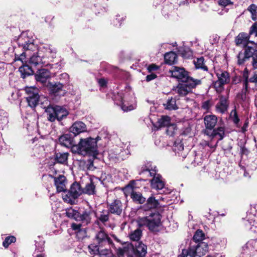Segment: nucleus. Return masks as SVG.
Wrapping results in <instances>:
<instances>
[{"instance_id": "1", "label": "nucleus", "mask_w": 257, "mask_h": 257, "mask_svg": "<svg viewBox=\"0 0 257 257\" xmlns=\"http://www.w3.org/2000/svg\"><path fill=\"white\" fill-rule=\"evenodd\" d=\"M18 44L20 47L22 48L24 51L20 55H15V61H21L23 63L26 56H30L32 52L34 53L29 59V63L31 65L36 66L43 64L44 65V59L39 54L37 45L34 43V40L27 36L26 33H23L18 40Z\"/></svg>"}, {"instance_id": "2", "label": "nucleus", "mask_w": 257, "mask_h": 257, "mask_svg": "<svg viewBox=\"0 0 257 257\" xmlns=\"http://www.w3.org/2000/svg\"><path fill=\"white\" fill-rule=\"evenodd\" d=\"M114 101L116 104L121 106L124 111H130L136 107V98L130 86L126 87L124 90L115 95Z\"/></svg>"}, {"instance_id": "3", "label": "nucleus", "mask_w": 257, "mask_h": 257, "mask_svg": "<svg viewBox=\"0 0 257 257\" xmlns=\"http://www.w3.org/2000/svg\"><path fill=\"white\" fill-rule=\"evenodd\" d=\"M100 139L98 136L95 139L91 137L81 139L78 145L73 147V152L83 156H95L98 154L97 142Z\"/></svg>"}, {"instance_id": "4", "label": "nucleus", "mask_w": 257, "mask_h": 257, "mask_svg": "<svg viewBox=\"0 0 257 257\" xmlns=\"http://www.w3.org/2000/svg\"><path fill=\"white\" fill-rule=\"evenodd\" d=\"M41 101L40 105L42 108L45 109L48 120L54 122L56 120L61 121L68 115V111L65 108L60 106H53L50 105L49 101L46 98Z\"/></svg>"}, {"instance_id": "5", "label": "nucleus", "mask_w": 257, "mask_h": 257, "mask_svg": "<svg viewBox=\"0 0 257 257\" xmlns=\"http://www.w3.org/2000/svg\"><path fill=\"white\" fill-rule=\"evenodd\" d=\"M208 250V244L204 242L194 244L191 242L189 248L182 249L181 253L178 257H201L205 255Z\"/></svg>"}, {"instance_id": "6", "label": "nucleus", "mask_w": 257, "mask_h": 257, "mask_svg": "<svg viewBox=\"0 0 257 257\" xmlns=\"http://www.w3.org/2000/svg\"><path fill=\"white\" fill-rule=\"evenodd\" d=\"M96 242L99 246L115 248L112 239L117 242L121 243L120 240L114 234H108L103 228L95 235Z\"/></svg>"}, {"instance_id": "7", "label": "nucleus", "mask_w": 257, "mask_h": 257, "mask_svg": "<svg viewBox=\"0 0 257 257\" xmlns=\"http://www.w3.org/2000/svg\"><path fill=\"white\" fill-rule=\"evenodd\" d=\"M176 87L174 88L173 91L174 93H177L179 96H184L189 93L191 89L195 88L197 85L201 84L200 79L190 78L188 81L182 82Z\"/></svg>"}, {"instance_id": "8", "label": "nucleus", "mask_w": 257, "mask_h": 257, "mask_svg": "<svg viewBox=\"0 0 257 257\" xmlns=\"http://www.w3.org/2000/svg\"><path fill=\"white\" fill-rule=\"evenodd\" d=\"M251 58V64L254 69H257V50L252 47L247 46L244 52L239 53L237 58L238 65L243 64Z\"/></svg>"}, {"instance_id": "9", "label": "nucleus", "mask_w": 257, "mask_h": 257, "mask_svg": "<svg viewBox=\"0 0 257 257\" xmlns=\"http://www.w3.org/2000/svg\"><path fill=\"white\" fill-rule=\"evenodd\" d=\"M156 172V167L151 169L145 167L144 168H142L140 174H142L147 172L149 174L150 176H153V178L151 182L152 188L157 190H161L164 188L165 182L162 176L160 174H157Z\"/></svg>"}, {"instance_id": "10", "label": "nucleus", "mask_w": 257, "mask_h": 257, "mask_svg": "<svg viewBox=\"0 0 257 257\" xmlns=\"http://www.w3.org/2000/svg\"><path fill=\"white\" fill-rule=\"evenodd\" d=\"M38 49L39 54L44 59V65L47 66L54 61L57 54V50L54 46L50 44H44L40 46Z\"/></svg>"}, {"instance_id": "11", "label": "nucleus", "mask_w": 257, "mask_h": 257, "mask_svg": "<svg viewBox=\"0 0 257 257\" xmlns=\"http://www.w3.org/2000/svg\"><path fill=\"white\" fill-rule=\"evenodd\" d=\"M161 219V215L158 212H154L141 218L139 224L140 226L146 225L150 230L153 231L160 225Z\"/></svg>"}, {"instance_id": "12", "label": "nucleus", "mask_w": 257, "mask_h": 257, "mask_svg": "<svg viewBox=\"0 0 257 257\" xmlns=\"http://www.w3.org/2000/svg\"><path fill=\"white\" fill-rule=\"evenodd\" d=\"M83 193V189L77 182L73 183L69 191L62 194L63 200L71 204L75 203L76 199Z\"/></svg>"}, {"instance_id": "13", "label": "nucleus", "mask_w": 257, "mask_h": 257, "mask_svg": "<svg viewBox=\"0 0 257 257\" xmlns=\"http://www.w3.org/2000/svg\"><path fill=\"white\" fill-rule=\"evenodd\" d=\"M216 76L218 80L214 82V85L217 91H220L224 84L229 82L230 76L227 72L222 70L218 71L216 72Z\"/></svg>"}, {"instance_id": "14", "label": "nucleus", "mask_w": 257, "mask_h": 257, "mask_svg": "<svg viewBox=\"0 0 257 257\" xmlns=\"http://www.w3.org/2000/svg\"><path fill=\"white\" fill-rule=\"evenodd\" d=\"M26 92L28 94L26 100L29 106L32 108L35 107L40 99L38 90L34 88H28Z\"/></svg>"}, {"instance_id": "15", "label": "nucleus", "mask_w": 257, "mask_h": 257, "mask_svg": "<svg viewBox=\"0 0 257 257\" xmlns=\"http://www.w3.org/2000/svg\"><path fill=\"white\" fill-rule=\"evenodd\" d=\"M172 76L178 79V81L184 82L188 81L190 78H193L188 76V72L183 68L174 66L170 70Z\"/></svg>"}, {"instance_id": "16", "label": "nucleus", "mask_w": 257, "mask_h": 257, "mask_svg": "<svg viewBox=\"0 0 257 257\" xmlns=\"http://www.w3.org/2000/svg\"><path fill=\"white\" fill-rule=\"evenodd\" d=\"M107 208L110 213L119 216L123 210V205L119 199H115L107 203Z\"/></svg>"}, {"instance_id": "17", "label": "nucleus", "mask_w": 257, "mask_h": 257, "mask_svg": "<svg viewBox=\"0 0 257 257\" xmlns=\"http://www.w3.org/2000/svg\"><path fill=\"white\" fill-rule=\"evenodd\" d=\"M58 141L59 144L67 148H72L73 151V147L75 146L73 138L70 134H65L62 135L59 138Z\"/></svg>"}, {"instance_id": "18", "label": "nucleus", "mask_w": 257, "mask_h": 257, "mask_svg": "<svg viewBox=\"0 0 257 257\" xmlns=\"http://www.w3.org/2000/svg\"><path fill=\"white\" fill-rule=\"evenodd\" d=\"M251 35H249V33L248 34L245 33H240L238 34L237 37L235 39V43L237 45H243L245 47V49L249 46L248 45L249 43H251L254 46H256V44L253 42L249 40V37Z\"/></svg>"}, {"instance_id": "19", "label": "nucleus", "mask_w": 257, "mask_h": 257, "mask_svg": "<svg viewBox=\"0 0 257 257\" xmlns=\"http://www.w3.org/2000/svg\"><path fill=\"white\" fill-rule=\"evenodd\" d=\"M70 132L76 136L81 133L87 132V127L82 121H77L74 122L70 127Z\"/></svg>"}, {"instance_id": "20", "label": "nucleus", "mask_w": 257, "mask_h": 257, "mask_svg": "<svg viewBox=\"0 0 257 257\" xmlns=\"http://www.w3.org/2000/svg\"><path fill=\"white\" fill-rule=\"evenodd\" d=\"M54 181L57 192H63V193L66 192V179L64 176L59 175L58 177H55Z\"/></svg>"}, {"instance_id": "21", "label": "nucleus", "mask_w": 257, "mask_h": 257, "mask_svg": "<svg viewBox=\"0 0 257 257\" xmlns=\"http://www.w3.org/2000/svg\"><path fill=\"white\" fill-rule=\"evenodd\" d=\"M35 77L37 81L45 83L46 82L47 80L51 77V74L47 69H41L37 72Z\"/></svg>"}, {"instance_id": "22", "label": "nucleus", "mask_w": 257, "mask_h": 257, "mask_svg": "<svg viewBox=\"0 0 257 257\" xmlns=\"http://www.w3.org/2000/svg\"><path fill=\"white\" fill-rule=\"evenodd\" d=\"M92 212L91 209H88L79 212L77 221H80L84 225L88 224L91 222Z\"/></svg>"}, {"instance_id": "23", "label": "nucleus", "mask_w": 257, "mask_h": 257, "mask_svg": "<svg viewBox=\"0 0 257 257\" xmlns=\"http://www.w3.org/2000/svg\"><path fill=\"white\" fill-rule=\"evenodd\" d=\"M205 127L207 130L214 128L217 122V117L215 115H207L204 118Z\"/></svg>"}, {"instance_id": "24", "label": "nucleus", "mask_w": 257, "mask_h": 257, "mask_svg": "<svg viewBox=\"0 0 257 257\" xmlns=\"http://www.w3.org/2000/svg\"><path fill=\"white\" fill-rule=\"evenodd\" d=\"M47 86L48 87L50 92L54 95L64 94L63 88V85L59 82L53 83L52 82L48 83Z\"/></svg>"}, {"instance_id": "25", "label": "nucleus", "mask_w": 257, "mask_h": 257, "mask_svg": "<svg viewBox=\"0 0 257 257\" xmlns=\"http://www.w3.org/2000/svg\"><path fill=\"white\" fill-rule=\"evenodd\" d=\"M173 150L176 154H178L179 156H181L183 158H185L187 152H184V145L181 140H177L174 143L173 146Z\"/></svg>"}, {"instance_id": "26", "label": "nucleus", "mask_w": 257, "mask_h": 257, "mask_svg": "<svg viewBox=\"0 0 257 257\" xmlns=\"http://www.w3.org/2000/svg\"><path fill=\"white\" fill-rule=\"evenodd\" d=\"M160 205L158 200H156L153 196H151L148 199L146 203L143 206V208L146 211L157 208Z\"/></svg>"}, {"instance_id": "27", "label": "nucleus", "mask_w": 257, "mask_h": 257, "mask_svg": "<svg viewBox=\"0 0 257 257\" xmlns=\"http://www.w3.org/2000/svg\"><path fill=\"white\" fill-rule=\"evenodd\" d=\"M227 99L223 96H221L219 102L216 105L217 110L221 113H223L227 110Z\"/></svg>"}, {"instance_id": "28", "label": "nucleus", "mask_w": 257, "mask_h": 257, "mask_svg": "<svg viewBox=\"0 0 257 257\" xmlns=\"http://www.w3.org/2000/svg\"><path fill=\"white\" fill-rule=\"evenodd\" d=\"M135 251L136 255L144 257L147 253V246L142 242H138L135 244Z\"/></svg>"}, {"instance_id": "29", "label": "nucleus", "mask_w": 257, "mask_h": 257, "mask_svg": "<svg viewBox=\"0 0 257 257\" xmlns=\"http://www.w3.org/2000/svg\"><path fill=\"white\" fill-rule=\"evenodd\" d=\"M33 66L29 65H23L19 68V71L21 73L22 77L25 78L26 76L32 75L34 73L32 69Z\"/></svg>"}, {"instance_id": "30", "label": "nucleus", "mask_w": 257, "mask_h": 257, "mask_svg": "<svg viewBox=\"0 0 257 257\" xmlns=\"http://www.w3.org/2000/svg\"><path fill=\"white\" fill-rule=\"evenodd\" d=\"M164 60L166 64L172 65L177 62V55L174 52H169L164 55Z\"/></svg>"}, {"instance_id": "31", "label": "nucleus", "mask_w": 257, "mask_h": 257, "mask_svg": "<svg viewBox=\"0 0 257 257\" xmlns=\"http://www.w3.org/2000/svg\"><path fill=\"white\" fill-rule=\"evenodd\" d=\"M248 85L246 87L243 85V88L241 92L238 93L237 95V98L238 100L242 102L247 103L248 101L249 97L248 96Z\"/></svg>"}, {"instance_id": "32", "label": "nucleus", "mask_w": 257, "mask_h": 257, "mask_svg": "<svg viewBox=\"0 0 257 257\" xmlns=\"http://www.w3.org/2000/svg\"><path fill=\"white\" fill-rule=\"evenodd\" d=\"M131 197L134 202L140 204H143L146 201V198L144 197L142 194L140 192L133 191L131 193Z\"/></svg>"}, {"instance_id": "33", "label": "nucleus", "mask_w": 257, "mask_h": 257, "mask_svg": "<svg viewBox=\"0 0 257 257\" xmlns=\"http://www.w3.org/2000/svg\"><path fill=\"white\" fill-rule=\"evenodd\" d=\"M68 156V153H56L55 160L59 163L65 164L67 163Z\"/></svg>"}, {"instance_id": "34", "label": "nucleus", "mask_w": 257, "mask_h": 257, "mask_svg": "<svg viewBox=\"0 0 257 257\" xmlns=\"http://www.w3.org/2000/svg\"><path fill=\"white\" fill-rule=\"evenodd\" d=\"M211 136L212 137H218V140H221L224 137V128L222 126H220L216 129H213Z\"/></svg>"}, {"instance_id": "35", "label": "nucleus", "mask_w": 257, "mask_h": 257, "mask_svg": "<svg viewBox=\"0 0 257 257\" xmlns=\"http://www.w3.org/2000/svg\"><path fill=\"white\" fill-rule=\"evenodd\" d=\"M110 213L108 209H103L98 214L97 218L100 222L104 223L109 220Z\"/></svg>"}, {"instance_id": "36", "label": "nucleus", "mask_w": 257, "mask_h": 257, "mask_svg": "<svg viewBox=\"0 0 257 257\" xmlns=\"http://www.w3.org/2000/svg\"><path fill=\"white\" fill-rule=\"evenodd\" d=\"M142 235V231L140 228H137L134 231H132L129 234V237L131 240L139 241Z\"/></svg>"}, {"instance_id": "37", "label": "nucleus", "mask_w": 257, "mask_h": 257, "mask_svg": "<svg viewBox=\"0 0 257 257\" xmlns=\"http://www.w3.org/2000/svg\"><path fill=\"white\" fill-rule=\"evenodd\" d=\"M165 109L171 110H176L178 108L176 104V99L172 97L169 98L166 103L164 104Z\"/></svg>"}, {"instance_id": "38", "label": "nucleus", "mask_w": 257, "mask_h": 257, "mask_svg": "<svg viewBox=\"0 0 257 257\" xmlns=\"http://www.w3.org/2000/svg\"><path fill=\"white\" fill-rule=\"evenodd\" d=\"M204 59L203 57L198 58L196 60L194 61V64L195 68L197 69H201L204 71H207V67L204 64Z\"/></svg>"}, {"instance_id": "39", "label": "nucleus", "mask_w": 257, "mask_h": 257, "mask_svg": "<svg viewBox=\"0 0 257 257\" xmlns=\"http://www.w3.org/2000/svg\"><path fill=\"white\" fill-rule=\"evenodd\" d=\"M133 248V246L131 244H127L122 247H119L117 250V254L118 256H123L125 254H128L130 249L132 250Z\"/></svg>"}, {"instance_id": "40", "label": "nucleus", "mask_w": 257, "mask_h": 257, "mask_svg": "<svg viewBox=\"0 0 257 257\" xmlns=\"http://www.w3.org/2000/svg\"><path fill=\"white\" fill-rule=\"evenodd\" d=\"M204 238L205 234L202 230L198 229L194 234L193 237V241L194 242V243H198L200 242H203L202 240Z\"/></svg>"}, {"instance_id": "41", "label": "nucleus", "mask_w": 257, "mask_h": 257, "mask_svg": "<svg viewBox=\"0 0 257 257\" xmlns=\"http://www.w3.org/2000/svg\"><path fill=\"white\" fill-rule=\"evenodd\" d=\"M67 216L69 218H73L77 221L79 212L77 210L73 209L72 208H68L66 211Z\"/></svg>"}, {"instance_id": "42", "label": "nucleus", "mask_w": 257, "mask_h": 257, "mask_svg": "<svg viewBox=\"0 0 257 257\" xmlns=\"http://www.w3.org/2000/svg\"><path fill=\"white\" fill-rule=\"evenodd\" d=\"M95 187L94 184L90 182L86 185L85 188L83 189V193L88 195H92L95 193Z\"/></svg>"}, {"instance_id": "43", "label": "nucleus", "mask_w": 257, "mask_h": 257, "mask_svg": "<svg viewBox=\"0 0 257 257\" xmlns=\"http://www.w3.org/2000/svg\"><path fill=\"white\" fill-rule=\"evenodd\" d=\"M110 248L106 247L104 249H101L99 253L100 257H113L114 255Z\"/></svg>"}, {"instance_id": "44", "label": "nucleus", "mask_w": 257, "mask_h": 257, "mask_svg": "<svg viewBox=\"0 0 257 257\" xmlns=\"http://www.w3.org/2000/svg\"><path fill=\"white\" fill-rule=\"evenodd\" d=\"M170 118L168 116H163L158 120L159 126L161 127L168 126L170 124Z\"/></svg>"}, {"instance_id": "45", "label": "nucleus", "mask_w": 257, "mask_h": 257, "mask_svg": "<svg viewBox=\"0 0 257 257\" xmlns=\"http://www.w3.org/2000/svg\"><path fill=\"white\" fill-rule=\"evenodd\" d=\"M248 10L251 14L252 20H255L257 19V6L254 4H251L248 8Z\"/></svg>"}, {"instance_id": "46", "label": "nucleus", "mask_w": 257, "mask_h": 257, "mask_svg": "<svg viewBox=\"0 0 257 257\" xmlns=\"http://www.w3.org/2000/svg\"><path fill=\"white\" fill-rule=\"evenodd\" d=\"M101 246H99L98 244L95 245L91 244L88 246V248L89 249V252L92 254H99V251L101 249L100 248Z\"/></svg>"}, {"instance_id": "47", "label": "nucleus", "mask_w": 257, "mask_h": 257, "mask_svg": "<svg viewBox=\"0 0 257 257\" xmlns=\"http://www.w3.org/2000/svg\"><path fill=\"white\" fill-rule=\"evenodd\" d=\"M230 117L235 124H238L240 119L238 118L235 108H234L231 111L230 113Z\"/></svg>"}, {"instance_id": "48", "label": "nucleus", "mask_w": 257, "mask_h": 257, "mask_svg": "<svg viewBox=\"0 0 257 257\" xmlns=\"http://www.w3.org/2000/svg\"><path fill=\"white\" fill-rule=\"evenodd\" d=\"M16 240L15 237L14 236H10L7 237L3 242V246L7 248L12 242H15Z\"/></svg>"}, {"instance_id": "49", "label": "nucleus", "mask_w": 257, "mask_h": 257, "mask_svg": "<svg viewBox=\"0 0 257 257\" xmlns=\"http://www.w3.org/2000/svg\"><path fill=\"white\" fill-rule=\"evenodd\" d=\"M202 145L204 147V148L210 153L213 152L215 149V145L209 144L207 142H205L202 144Z\"/></svg>"}, {"instance_id": "50", "label": "nucleus", "mask_w": 257, "mask_h": 257, "mask_svg": "<svg viewBox=\"0 0 257 257\" xmlns=\"http://www.w3.org/2000/svg\"><path fill=\"white\" fill-rule=\"evenodd\" d=\"M243 78H244V80L242 81V84L244 86L246 87V85H248V83L249 82L248 79V70L246 68L244 70L242 74Z\"/></svg>"}, {"instance_id": "51", "label": "nucleus", "mask_w": 257, "mask_h": 257, "mask_svg": "<svg viewBox=\"0 0 257 257\" xmlns=\"http://www.w3.org/2000/svg\"><path fill=\"white\" fill-rule=\"evenodd\" d=\"M176 126L175 124H171L168 126L166 130L167 134L169 136H173L176 130Z\"/></svg>"}, {"instance_id": "52", "label": "nucleus", "mask_w": 257, "mask_h": 257, "mask_svg": "<svg viewBox=\"0 0 257 257\" xmlns=\"http://www.w3.org/2000/svg\"><path fill=\"white\" fill-rule=\"evenodd\" d=\"M249 35L257 37V22L254 23L250 28Z\"/></svg>"}, {"instance_id": "53", "label": "nucleus", "mask_w": 257, "mask_h": 257, "mask_svg": "<svg viewBox=\"0 0 257 257\" xmlns=\"http://www.w3.org/2000/svg\"><path fill=\"white\" fill-rule=\"evenodd\" d=\"M44 250V243L43 242H40L39 243H36V249L34 252V254H36V252H42Z\"/></svg>"}, {"instance_id": "54", "label": "nucleus", "mask_w": 257, "mask_h": 257, "mask_svg": "<svg viewBox=\"0 0 257 257\" xmlns=\"http://www.w3.org/2000/svg\"><path fill=\"white\" fill-rule=\"evenodd\" d=\"M218 4L219 6L224 7L233 5V3L230 0H219Z\"/></svg>"}, {"instance_id": "55", "label": "nucleus", "mask_w": 257, "mask_h": 257, "mask_svg": "<svg viewBox=\"0 0 257 257\" xmlns=\"http://www.w3.org/2000/svg\"><path fill=\"white\" fill-rule=\"evenodd\" d=\"M123 21V18L122 17H120L119 16H116V18L115 20H113V24L114 26L116 27H119L121 26L122 22Z\"/></svg>"}, {"instance_id": "56", "label": "nucleus", "mask_w": 257, "mask_h": 257, "mask_svg": "<svg viewBox=\"0 0 257 257\" xmlns=\"http://www.w3.org/2000/svg\"><path fill=\"white\" fill-rule=\"evenodd\" d=\"M82 225L80 223H72L71 224V228L73 230L76 231L77 232H80L82 230Z\"/></svg>"}, {"instance_id": "57", "label": "nucleus", "mask_w": 257, "mask_h": 257, "mask_svg": "<svg viewBox=\"0 0 257 257\" xmlns=\"http://www.w3.org/2000/svg\"><path fill=\"white\" fill-rule=\"evenodd\" d=\"M181 54L183 57L187 58L192 55V52L189 49H183L182 51Z\"/></svg>"}, {"instance_id": "58", "label": "nucleus", "mask_w": 257, "mask_h": 257, "mask_svg": "<svg viewBox=\"0 0 257 257\" xmlns=\"http://www.w3.org/2000/svg\"><path fill=\"white\" fill-rule=\"evenodd\" d=\"M2 122H0V130H3L8 122L7 118L4 117L1 119Z\"/></svg>"}, {"instance_id": "59", "label": "nucleus", "mask_w": 257, "mask_h": 257, "mask_svg": "<svg viewBox=\"0 0 257 257\" xmlns=\"http://www.w3.org/2000/svg\"><path fill=\"white\" fill-rule=\"evenodd\" d=\"M69 76L66 73H63L60 75V79L67 82L69 80Z\"/></svg>"}, {"instance_id": "60", "label": "nucleus", "mask_w": 257, "mask_h": 257, "mask_svg": "<svg viewBox=\"0 0 257 257\" xmlns=\"http://www.w3.org/2000/svg\"><path fill=\"white\" fill-rule=\"evenodd\" d=\"M99 85L101 87H104L106 85L107 81L104 78H100L98 80Z\"/></svg>"}, {"instance_id": "61", "label": "nucleus", "mask_w": 257, "mask_h": 257, "mask_svg": "<svg viewBox=\"0 0 257 257\" xmlns=\"http://www.w3.org/2000/svg\"><path fill=\"white\" fill-rule=\"evenodd\" d=\"M158 69V67L155 64L150 65L148 67V70L149 72H152V71L156 70Z\"/></svg>"}, {"instance_id": "62", "label": "nucleus", "mask_w": 257, "mask_h": 257, "mask_svg": "<svg viewBox=\"0 0 257 257\" xmlns=\"http://www.w3.org/2000/svg\"><path fill=\"white\" fill-rule=\"evenodd\" d=\"M156 77H157V76L156 74H155L154 73H152V74L147 76L146 80L147 81H150L154 79L155 78H156Z\"/></svg>"}, {"instance_id": "63", "label": "nucleus", "mask_w": 257, "mask_h": 257, "mask_svg": "<svg viewBox=\"0 0 257 257\" xmlns=\"http://www.w3.org/2000/svg\"><path fill=\"white\" fill-rule=\"evenodd\" d=\"M249 81L250 82L256 83L257 82V74H254L252 77L249 79Z\"/></svg>"}, {"instance_id": "64", "label": "nucleus", "mask_w": 257, "mask_h": 257, "mask_svg": "<svg viewBox=\"0 0 257 257\" xmlns=\"http://www.w3.org/2000/svg\"><path fill=\"white\" fill-rule=\"evenodd\" d=\"M240 150H241L240 152L242 155H243V154L246 155L247 154V153L248 152V150L246 148H245L244 147H241Z\"/></svg>"}]
</instances>
